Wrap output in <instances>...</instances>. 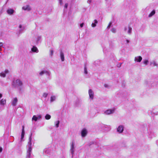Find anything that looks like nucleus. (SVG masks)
I'll use <instances>...</instances> for the list:
<instances>
[{"label": "nucleus", "mask_w": 158, "mask_h": 158, "mask_svg": "<svg viewBox=\"0 0 158 158\" xmlns=\"http://www.w3.org/2000/svg\"><path fill=\"white\" fill-rule=\"evenodd\" d=\"M68 4L67 3H66L65 4V5L64 6V9H67L68 7Z\"/></svg>", "instance_id": "obj_37"}, {"label": "nucleus", "mask_w": 158, "mask_h": 158, "mask_svg": "<svg viewBox=\"0 0 158 158\" xmlns=\"http://www.w3.org/2000/svg\"><path fill=\"white\" fill-rule=\"evenodd\" d=\"M19 29L18 33L19 34L22 33L23 32L25 28L24 27H23L21 25H19Z\"/></svg>", "instance_id": "obj_12"}, {"label": "nucleus", "mask_w": 158, "mask_h": 158, "mask_svg": "<svg viewBox=\"0 0 158 158\" xmlns=\"http://www.w3.org/2000/svg\"><path fill=\"white\" fill-rule=\"evenodd\" d=\"M84 73L86 74H87L88 73V72L87 71V68L85 66L84 67Z\"/></svg>", "instance_id": "obj_33"}, {"label": "nucleus", "mask_w": 158, "mask_h": 158, "mask_svg": "<svg viewBox=\"0 0 158 158\" xmlns=\"http://www.w3.org/2000/svg\"><path fill=\"white\" fill-rule=\"evenodd\" d=\"M84 24V23H81L80 24V26L81 27H81H83V26Z\"/></svg>", "instance_id": "obj_41"}, {"label": "nucleus", "mask_w": 158, "mask_h": 158, "mask_svg": "<svg viewBox=\"0 0 158 158\" xmlns=\"http://www.w3.org/2000/svg\"><path fill=\"white\" fill-rule=\"evenodd\" d=\"M51 118V116L49 114H47L45 116V119L47 120Z\"/></svg>", "instance_id": "obj_27"}, {"label": "nucleus", "mask_w": 158, "mask_h": 158, "mask_svg": "<svg viewBox=\"0 0 158 158\" xmlns=\"http://www.w3.org/2000/svg\"><path fill=\"white\" fill-rule=\"evenodd\" d=\"M48 95V93H44L43 94V96L44 97L46 98L47 97Z\"/></svg>", "instance_id": "obj_34"}, {"label": "nucleus", "mask_w": 158, "mask_h": 158, "mask_svg": "<svg viewBox=\"0 0 158 158\" xmlns=\"http://www.w3.org/2000/svg\"><path fill=\"white\" fill-rule=\"evenodd\" d=\"M31 50L33 52L38 53L39 52V50L35 46H33L31 48Z\"/></svg>", "instance_id": "obj_21"}, {"label": "nucleus", "mask_w": 158, "mask_h": 158, "mask_svg": "<svg viewBox=\"0 0 158 158\" xmlns=\"http://www.w3.org/2000/svg\"><path fill=\"white\" fill-rule=\"evenodd\" d=\"M60 55L61 61H64V53L61 50L60 51Z\"/></svg>", "instance_id": "obj_17"}, {"label": "nucleus", "mask_w": 158, "mask_h": 158, "mask_svg": "<svg viewBox=\"0 0 158 158\" xmlns=\"http://www.w3.org/2000/svg\"><path fill=\"white\" fill-rule=\"evenodd\" d=\"M127 30V27H124V31H126V30Z\"/></svg>", "instance_id": "obj_45"}, {"label": "nucleus", "mask_w": 158, "mask_h": 158, "mask_svg": "<svg viewBox=\"0 0 158 158\" xmlns=\"http://www.w3.org/2000/svg\"><path fill=\"white\" fill-rule=\"evenodd\" d=\"M150 65L153 66H157L158 64L154 60H153L150 62Z\"/></svg>", "instance_id": "obj_18"}, {"label": "nucleus", "mask_w": 158, "mask_h": 158, "mask_svg": "<svg viewBox=\"0 0 158 158\" xmlns=\"http://www.w3.org/2000/svg\"><path fill=\"white\" fill-rule=\"evenodd\" d=\"M152 81L150 79H148L145 81L144 84L147 86H149L152 84Z\"/></svg>", "instance_id": "obj_15"}, {"label": "nucleus", "mask_w": 158, "mask_h": 158, "mask_svg": "<svg viewBox=\"0 0 158 158\" xmlns=\"http://www.w3.org/2000/svg\"><path fill=\"white\" fill-rule=\"evenodd\" d=\"M103 127L105 128V130L107 131H109L111 129L110 127L109 126L104 125H103Z\"/></svg>", "instance_id": "obj_22"}, {"label": "nucleus", "mask_w": 158, "mask_h": 158, "mask_svg": "<svg viewBox=\"0 0 158 158\" xmlns=\"http://www.w3.org/2000/svg\"><path fill=\"white\" fill-rule=\"evenodd\" d=\"M3 44L2 43L0 42V47H2V46H3Z\"/></svg>", "instance_id": "obj_42"}, {"label": "nucleus", "mask_w": 158, "mask_h": 158, "mask_svg": "<svg viewBox=\"0 0 158 158\" xmlns=\"http://www.w3.org/2000/svg\"><path fill=\"white\" fill-rule=\"evenodd\" d=\"M9 73V71L7 69H6L4 71L0 73V76L3 77H6V75Z\"/></svg>", "instance_id": "obj_9"}, {"label": "nucleus", "mask_w": 158, "mask_h": 158, "mask_svg": "<svg viewBox=\"0 0 158 158\" xmlns=\"http://www.w3.org/2000/svg\"><path fill=\"white\" fill-rule=\"evenodd\" d=\"M56 96L54 95L51 96L50 98V102H52L54 101L56 99Z\"/></svg>", "instance_id": "obj_23"}, {"label": "nucleus", "mask_w": 158, "mask_h": 158, "mask_svg": "<svg viewBox=\"0 0 158 158\" xmlns=\"http://www.w3.org/2000/svg\"><path fill=\"white\" fill-rule=\"evenodd\" d=\"M50 55H51V56H52V55H53V50H50Z\"/></svg>", "instance_id": "obj_36"}, {"label": "nucleus", "mask_w": 158, "mask_h": 158, "mask_svg": "<svg viewBox=\"0 0 158 158\" xmlns=\"http://www.w3.org/2000/svg\"><path fill=\"white\" fill-rule=\"evenodd\" d=\"M55 123L56 127L58 128L59 126L60 121L59 120L55 122Z\"/></svg>", "instance_id": "obj_28"}, {"label": "nucleus", "mask_w": 158, "mask_h": 158, "mask_svg": "<svg viewBox=\"0 0 158 158\" xmlns=\"http://www.w3.org/2000/svg\"><path fill=\"white\" fill-rule=\"evenodd\" d=\"M59 2L60 5H62L63 4L62 0H58Z\"/></svg>", "instance_id": "obj_38"}, {"label": "nucleus", "mask_w": 158, "mask_h": 158, "mask_svg": "<svg viewBox=\"0 0 158 158\" xmlns=\"http://www.w3.org/2000/svg\"><path fill=\"white\" fill-rule=\"evenodd\" d=\"M75 151V148H74V143L73 141H72L71 145V148L70 149V151L71 153V154L72 155V156H73V155Z\"/></svg>", "instance_id": "obj_4"}, {"label": "nucleus", "mask_w": 158, "mask_h": 158, "mask_svg": "<svg viewBox=\"0 0 158 158\" xmlns=\"http://www.w3.org/2000/svg\"><path fill=\"white\" fill-rule=\"evenodd\" d=\"M13 87L15 88L19 89V90L22 89V87L23 85L22 81L19 79L14 80L11 84Z\"/></svg>", "instance_id": "obj_1"}, {"label": "nucleus", "mask_w": 158, "mask_h": 158, "mask_svg": "<svg viewBox=\"0 0 158 158\" xmlns=\"http://www.w3.org/2000/svg\"><path fill=\"white\" fill-rule=\"evenodd\" d=\"M104 86L105 88H109V85L107 84H105L104 85Z\"/></svg>", "instance_id": "obj_40"}, {"label": "nucleus", "mask_w": 158, "mask_h": 158, "mask_svg": "<svg viewBox=\"0 0 158 158\" xmlns=\"http://www.w3.org/2000/svg\"><path fill=\"white\" fill-rule=\"evenodd\" d=\"M41 38V36H38L37 38V42H38L40 40Z\"/></svg>", "instance_id": "obj_35"}, {"label": "nucleus", "mask_w": 158, "mask_h": 158, "mask_svg": "<svg viewBox=\"0 0 158 158\" xmlns=\"http://www.w3.org/2000/svg\"><path fill=\"white\" fill-rule=\"evenodd\" d=\"M51 151V149L50 148H45L44 150V152L46 154H49Z\"/></svg>", "instance_id": "obj_20"}, {"label": "nucleus", "mask_w": 158, "mask_h": 158, "mask_svg": "<svg viewBox=\"0 0 158 158\" xmlns=\"http://www.w3.org/2000/svg\"><path fill=\"white\" fill-rule=\"evenodd\" d=\"M18 102V99L17 98H14L11 102V104L13 106H15L16 105Z\"/></svg>", "instance_id": "obj_11"}, {"label": "nucleus", "mask_w": 158, "mask_h": 158, "mask_svg": "<svg viewBox=\"0 0 158 158\" xmlns=\"http://www.w3.org/2000/svg\"><path fill=\"white\" fill-rule=\"evenodd\" d=\"M128 30L127 31V33L130 35L131 33V31L132 30V28L130 27L129 26L128 27Z\"/></svg>", "instance_id": "obj_26"}, {"label": "nucleus", "mask_w": 158, "mask_h": 158, "mask_svg": "<svg viewBox=\"0 0 158 158\" xmlns=\"http://www.w3.org/2000/svg\"><path fill=\"white\" fill-rule=\"evenodd\" d=\"M24 134H25V132H24V126H23V128L21 133V141H23V139L24 137Z\"/></svg>", "instance_id": "obj_14"}, {"label": "nucleus", "mask_w": 158, "mask_h": 158, "mask_svg": "<svg viewBox=\"0 0 158 158\" xmlns=\"http://www.w3.org/2000/svg\"><path fill=\"white\" fill-rule=\"evenodd\" d=\"M115 109L113 108L112 109H108L105 111L103 114L106 115H110L113 114L115 112Z\"/></svg>", "instance_id": "obj_3"}, {"label": "nucleus", "mask_w": 158, "mask_h": 158, "mask_svg": "<svg viewBox=\"0 0 158 158\" xmlns=\"http://www.w3.org/2000/svg\"><path fill=\"white\" fill-rule=\"evenodd\" d=\"M126 41L127 43H128L130 42L128 40H126Z\"/></svg>", "instance_id": "obj_44"}, {"label": "nucleus", "mask_w": 158, "mask_h": 158, "mask_svg": "<svg viewBox=\"0 0 158 158\" xmlns=\"http://www.w3.org/2000/svg\"><path fill=\"white\" fill-rule=\"evenodd\" d=\"M31 135H32V134H31L29 138V140L28 142V145L27 146V147L28 148L27 149V150L26 158H29L30 157L31 155V151H32L31 142Z\"/></svg>", "instance_id": "obj_2"}, {"label": "nucleus", "mask_w": 158, "mask_h": 158, "mask_svg": "<svg viewBox=\"0 0 158 158\" xmlns=\"http://www.w3.org/2000/svg\"><path fill=\"white\" fill-rule=\"evenodd\" d=\"M45 74L47 76H49L51 75V73L49 71L46 70Z\"/></svg>", "instance_id": "obj_30"}, {"label": "nucleus", "mask_w": 158, "mask_h": 158, "mask_svg": "<svg viewBox=\"0 0 158 158\" xmlns=\"http://www.w3.org/2000/svg\"><path fill=\"white\" fill-rule=\"evenodd\" d=\"M46 70H43L39 73V74L40 76H42L44 74H45Z\"/></svg>", "instance_id": "obj_29"}, {"label": "nucleus", "mask_w": 158, "mask_h": 158, "mask_svg": "<svg viewBox=\"0 0 158 158\" xmlns=\"http://www.w3.org/2000/svg\"><path fill=\"white\" fill-rule=\"evenodd\" d=\"M155 14V10H153L149 15L148 17L150 18L153 16Z\"/></svg>", "instance_id": "obj_24"}, {"label": "nucleus", "mask_w": 158, "mask_h": 158, "mask_svg": "<svg viewBox=\"0 0 158 158\" xmlns=\"http://www.w3.org/2000/svg\"><path fill=\"white\" fill-rule=\"evenodd\" d=\"M88 131L87 130L85 129H83L81 131V135L82 137H85L87 135Z\"/></svg>", "instance_id": "obj_5"}, {"label": "nucleus", "mask_w": 158, "mask_h": 158, "mask_svg": "<svg viewBox=\"0 0 158 158\" xmlns=\"http://www.w3.org/2000/svg\"><path fill=\"white\" fill-rule=\"evenodd\" d=\"M6 103V99H2L0 100V105L2 106L5 105Z\"/></svg>", "instance_id": "obj_19"}, {"label": "nucleus", "mask_w": 158, "mask_h": 158, "mask_svg": "<svg viewBox=\"0 0 158 158\" xmlns=\"http://www.w3.org/2000/svg\"><path fill=\"white\" fill-rule=\"evenodd\" d=\"M22 9L24 10L29 11L31 10V8L30 5H26L22 7Z\"/></svg>", "instance_id": "obj_8"}, {"label": "nucleus", "mask_w": 158, "mask_h": 158, "mask_svg": "<svg viewBox=\"0 0 158 158\" xmlns=\"http://www.w3.org/2000/svg\"><path fill=\"white\" fill-rule=\"evenodd\" d=\"M90 2H91V1H89V0H88V1H87V2H88V3H90Z\"/></svg>", "instance_id": "obj_47"}, {"label": "nucleus", "mask_w": 158, "mask_h": 158, "mask_svg": "<svg viewBox=\"0 0 158 158\" xmlns=\"http://www.w3.org/2000/svg\"><path fill=\"white\" fill-rule=\"evenodd\" d=\"M15 10L12 9H9L7 10V13L9 15H12L15 12Z\"/></svg>", "instance_id": "obj_13"}, {"label": "nucleus", "mask_w": 158, "mask_h": 158, "mask_svg": "<svg viewBox=\"0 0 158 158\" xmlns=\"http://www.w3.org/2000/svg\"><path fill=\"white\" fill-rule=\"evenodd\" d=\"M111 32L113 33H115L116 31V30L114 28H112L111 29Z\"/></svg>", "instance_id": "obj_31"}, {"label": "nucleus", "mask_w": 158, "mask_h": 158, "mask_svg": "<svg viewBox=\"0 0 158 158\" xmlns=\"http://www.w3.org/2000/svg\"><path fill=\"white\" fill-rule=\"evenodd\" d=\"M1 50H2V48H1V47H0V51H1Z\"/></svg>", "instance_id": "obj_48"}, {"label": "nucleus", "mask_w": 158, "mask_h": 158, "mask_svg": "<svg viewBox=\"0 0 158 158\" xmlns=\"http://www.w3.org/2000/svg\"><path fill=\"white\" fill-rule=\"evenodd\" d=\"M124 126L121 125L119 126L117 128V131L119 133H122L123 131Z\"/></svg>", "instance_id": "obj_6"}, {"label": "nucleus", "mask_w": 158, "mask_h": 158, "mask_svg": "<svg viewBox=\"0 0 158 158\" xmlns=\"http://www.w3.org/2000/svg\"><path fill=\"white\" fill-rule=\"evenodd\" d=\"M148 60H145L143 61V64L146 65H147L148 64Z\"/></svg>", "instance_id": "obj_32"}, {"label": "nucleus", "mask_w": 158, "mask_h": 158, "mask_svg": "<svg viewBox=\"0 0 158 158\" xmlns=\"http://www.w3.org/2000/svg\"><path fill=\"white\" fill-rule=\"evenodd\" d=\"M94 23H93L91 25L92 27H95L96 26V24L98 23V21L97 20H94Z\"/></svg>", "instance_id": "obj_25"}, {"label": "nucleus", "mask_w": 158, "mask_h": 158, "mask_svg": "<svg viewBox=\"0 0 158 158\" xmlns=\"http://www.w3.org/2000/svg\"><path fill=\"white\" fill-rule=\"evenodd\" d=\"M89 98L93 99L94 97V92L91 89H89L88 91Z\"/></svg>", "instance_id": "obj_7"}, {"label": "nucleus", "mask_w": 158, "mask_h": 158, "mask_svg": "<svg viewBox=\"0 0 158 158\" xmlns=\"http://www.w3.org/2000/svg\"><path fill=\"white\" fill-rule=\"evenodd\" d=\"M2 148H0V152H1L2 151Z\"/></svg>", "instance_id": "obj_43"}, {"label": "nucleus", "mask_w": 158, "mask_h": 158, "mask_svg": "<svg viewBox=\"0 0 158 158\" xmlns=\"http://www.w3.org/2000/svg\"><path fill=\"white\" fill-rule=\"evenodd\" d=\"M142 59V57L140 56H139L135 57L134 60L135 62H140Z\"/></svg>", "instance_id": "obj_10"}, {"label": "nucleus", "mask_w": 158, "mask_h": 158, "mask_svg": "<svg viewBox=\"0 0 158 158\" xmlns=\"http://www.w3.org/2000/svg\"><path fill=\"white\" fill-rule=\"evenodd\" d=\"M2 96V94H0V98H1Z\"/></svg>", "instance_id": "obj_46"}, {"label": "nucleus", "mask_w": 158, "mask_h": 158, "mask_svg": "<svg viewBox=\"0 0 158 158\" xmlns=\"http://www.w3.org/2000/svg\"><path fill=\"white\" fill-rule=\"evenodd\" d=\"M111 24H112V23L111 22L110 23H109L108 25V26L107 27V28L109 29L110 28Z\"/></svg>", "instance_id": "obj_39"}, {"label": "nucleus", "mask_w": 158, "mask_h": 158, "mask_svg": "<svg viewBox=\"0 0 158 158\" xmlns=\"http://www.w3.org/2000/svg\"><path fill=\"white\" fill-rule=\"evenodd\" d=\"M41 117V116L40 115H38L37 117L36 115H34L32 118V120L36 121L38 119H40Z\"/></svg>", "instance_id": "obj_16"}]
</instances>
